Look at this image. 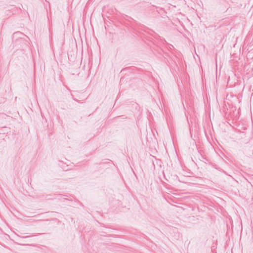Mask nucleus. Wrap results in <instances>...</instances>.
I'll list each match as a JSON object with an SVG mask.
<instances>
[{"label": "nucleus", "mask_w": 253, "mask_h": 253, "mask_svg": "<svg viewBox=\"0 0 253 253\" xmlns=\"http://www.w3.org/2000/svg\"><path fill=\"white\" fill-rule=\"evenodd\" d=\"M24 36L23 33H22L20 32H16L13 33V38H22V36Z\"/></svg>", "instance_id": "nucleus-1"}, {"label": "nucleus", "mask_w": 253, "mask_h": 253, "mask_svg": "<svg viewBox=\"0 0 253 253\" xmlns=\"http://www.w3.org/2000/svg\"><path fill=\"white\" fill-rule=\"evenodd\" d=\"M29 237H30V236H27L24 237L23 238H29Z\"/></svg>", "instance_id": "nucleus-2"}]
</instances>
